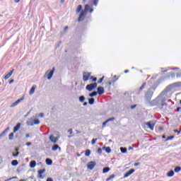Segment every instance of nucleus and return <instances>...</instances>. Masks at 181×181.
<instances>
[{
    "mask_svg": "<svg viewBox=\"0 0 181 181\" xmlns=\"http://www.w3.org/2000/svg\"><path fill=\"white\" fill-rule=\"evenodd\" d=\"M177 87H181V82H175L168 86L165 90L155 100V101L157 103V104H160L162 107H163V105H166V103H165V100L170 97V90H173V88H177Z\"/></svg>",
    "mask_w": 181,
    "mask_h": 181,
    "instance_id": "nucleus-1",
    "label": "nucleus"
},
{
    "mask_svg": "<svg viewBox=\"0 0 181 181\" xmlns=\"http://www.w3.org/2000/svg\"><path fill=\"white\" fill-rule=\"evenodd\" d=\"M36 118H37V115H35V116L29 119L27 121V125L30 127H33V125H39V124H40V121Z\"/></svg>",
    "mask_w": 181,
    "mask_h": 181,
    "instance_id": "nucleus-2",
    "label": "nucleus"
},
{
    "mask_svg": "<svg viewBox=\"0 0 181 181\" xmlns=\"http://www.w3.org/2000/svg\"><path fill=\"white\" fill-rule=\"evenodd\" d=\"M53 74H54V68H52V69L47 70L45 72L44 77L47 78V80H52V78L53 77Z\"/></svg>",
    "mask_w": 181,
    "mask_h": 181,
    "instance_id": "nucleus-3",
    "label": "nucleus"
},
{
    "mask_svg": "<svg viewBox=\"0 0 181 181\" xmlns=\"http://www.w3.org/2000/svg\"><path fill=\"white\" fill-rule=\"evenodd\" d=\"M175 74L177 78H181V71L177 68H175L174 71L170 72V75L168 77H175Z\"/></svg>",
    "mask_w": 181,
    "mask_h": 181,
    "instance_id": "nucleus-4",
    "label": "nucleus"
},
{
    "mask_svg": "<svg viewBox=\"0 0 181 181\" xmlns=\"http://www.w3.org/2000/svg\"><path fill=\"white\" fill-rule=\"evenodd\" d=\"M94 88H97V83H90L86 86V90H88V91H93Z\"/></svg>",
    "mask_w": 181,
    "mask_h": 181,
    "instance_id": "nucleus-5",
    "label": "nucleus"
},
{
    "mask_svg": "<svg viewBox=\"0 0 181 181\" xmlns=\"http://www.w3.org/2000/svg\"><path fill=\"white\" fill-rule=\"evenodd\" d=\"M87 15V13L86 11H81V13L79 15V17L78 18V22H83L84 21V18H86Z\"/></svg>",
    "mask_w": 181,
    "mask_h": 181,
    "instance_id": "nucleus-6",
    "label": "nucleus"
},
{
    "mask_svg": "<svg viewBox=\"0 0 181 181\" xmlns=\"http://www.w3.org/2000/svg\"><path fill=\"white\" fill-rule=\"evenodd\" d=\"M95 165H97V163L95 161H90L88 163L87 168L89 169V170H93L94 168H95Z\"/></svg>",
    "mask_w": 181,
    "mask_h": 181,
    "instance_id": "nucleus-7",
    "label": "nucleus"
},
{
    "mask_svg": "<svg viewBox=\"0 0 181 181\" xmlns=\"http://www.w3.org/2000/svg\"><path fill=\"white\" fill-rule=\"evenodd\" d=\"M24 100H25L24 97L21 98L20 99L17 100L16 102L13 103L10 105V108H13L14 107H16V105H18V104H19L21 101H23Z\"/></svg>",
    "mask_w": 181,
    "mask_h": 181,
    "instance_id": "nucleus-8",
    "label": "nucleus"
},
{
    "mask_svg": "<svg viewBox=\"0 0 181 181\" xmlns=\"http://www.w3.org/2000/svg\"><path fill=\"white\" fill-rule=\"evenodd\" d=\"M83 12H85V13H87V12L89 11L90 13H92V12L94 11L93 8H92L91 6H90V5L86 4L85 6L84 10H82Z\"/></svg>",
    "mask_w": 181,
    "mask_h": 181,
    "instance_id": "nucleus-9",
    "label": "nucleus"
},
{
    "mask_svg": "<svg viewBox=\"0 0 181 181\" xmlns=\"http://www.w3.org/2000/svg\"><path fill=\"white\" fill-rule=\"evenodd\" d=\"M146 125L151 129V131H153V128L155 127V123L153 121L148 122L146 123Z\"/></svg>",
    "mask_w": 181,
    "mask_h": 181,
    "instance_id": "nucleus-10",
    "label": "nucleus"
},
{
    "mask_svg": "<svg viewBox=\"0 0 181 181\" xmlns=\"http://www.w3.org/2000/svg\"><path fill=\"white\" fill-rule=\"evenodd\" d=\"M90 76H91V74L88 72H84L83 74V81H87L88 78H90Z\"/></svg>",
    "mask_w": 181,
    "mask_h": 181,
    "instance_id": "nucleus-11",
    "label": "nucleus"
},
{
    "mask_svg": "<svg viewBox=\"0 0 181 181\" xmlns=\"http://www.w3.org/2000/svg\"><path fill=\"white\" fill-rule=\"evenodd\" d=\"M46 172V169H42L38 170V179H43V175H42L43 173H45Z\"/></svg>",
    "mask_w": 181,
    "mask_h": 181,
    "instance_id": "nucleus-12",
    "label": "nucleus"
},
{
    "mask_svg": "<svg viewBox=\"0 0 181 181\" xmlns=\"http://www.w3.org/2000/svg\"><path fill=\"white\" fill-rule=\"evenodd\" d=\"M152 95H153V90H152V89H148L146 93V97H147V98H151Z\"/></svg>",
    "mask_w": 181,
    "mask_h": 181,
    "instance_id": "nucleus-13",
    "label": "nucleus"
},
{
    "mask_svg": "<svg viewBox=\"0 0 181 181\" xmlns=\"http://www.w3.org/2000/svg\"><path fill=\"white\" fill-rule=\"evenodd\" d=\"M49 141H51V142H53V144H56V142H57V141H59V138L58 137H55L53 135H51L49 136Z\"/></svg>",
    "mask_w": 181,
    "mask_h": 181,
    "instance_id": "nucleus-14",
    "label": "nucleus"
},
{
    "mask_svg": "<svg viewBox=\"0 0 181 181\" xmlns=\"http://www.w3.org/2000/svg\"><path fill=\"white\" fill-rule=\"evenodd\" d=\"M134 172H135V170L134 169L129 170L127 173H125V175H124V177H128L129 176H131V175H132Z\"/></svg>",
    "mask_w": 181,
    "mask_h": 181,
    "instance_id": "nucleus-15",
    "label": "nucleus"
},
{
    "mask_svg": "<svg viewBox=\"0 0 181 181\" xmlns=\"http://www.w3.org/2000/svg\"><path fill=\"white\" fill-rule=\"evenodd\" d=\"M98 94L99 95H102V94H104V88L102 86H100L98 88Z\"/></svg>",
    "mask_w": 181,
    "mask_h": 181,
    "instance_id": "nucleus-16",
    "label": "nucleus"
},
{
    "mask_svg": "<svg viewBox=\"0 0 181 181\" xmlns=\"http://www.w3.org/2000/svg\"><path fill=\"white\" fill-rule=\"evenodd\" d=\"M13 71L14 70L13 69L11 71H10L8 74H7L5 76H4V79L5 80H8V78H9L11 77V76H12V74H13Z\"/></svg>",
    "mask_w": 181,
    "mask_h": 181,
    "instance_id": "nucleus-17",
    "label": "nucleus"
},
{
    "mask_svg": "<svg viewBox=\"0 0 181 181\" xmlns=\"http://www.w3.org/2000/svg\"><path fill=\"white\" fill-rule=\"evenodd\" d=\"M35 90H36V86L33 85L29 92L30 95H32L35 93Z\"/></svg>",
    "mask_w": 181,
    "mask_h": 181,
    "instance_id": "nucleus-18",
    "label": "nucleus"
},
{
    "mask_svg": "<svg viewBox=\"0 0 181 181\" xmlns=\"http://www.w3.org/2000/svg\"><path fill=\"white\" fill-rule=\"evenodd\" d=\"M21 129V123H18L16 127L13 128V132H18Z\"/></svg>",
    "mask_w": 181,
    "mask_h": 181,
    "instance_id": "nucleus-19",
    "label": "nucleus"
},
{
    "mask_svg": "<svg viewBox=\"0 0 181 181\" xmlns=\"http://www.w3.org/2000/svg\"><path fill=\"white\" fill-rule=\"evenodd\" d=\"M52 151H57V149H59V151H62V148L57 144L54 145L52 146Z\"/></svg>",
    "mask_w": 181,
    "mask_h": 181,
    "instance_id": "nucleus-20",
    "label": "nucleus"
},
{
    "mask_svg": "<svg viewBox=\"0 0 181 181\" xmlns=\"http://www.w3.org/2000/svg\"><path fill=\"white\" fill-rule=\"evenodd\" d=\"M167 176L168 177H172L175 176V172H173V170H170V172H168L167 173Z\"/></svg>",
    "mask_w": 181,
    "mask_h": 181,
    "instance_id": "nucleus-21",
    "label": "nucleus"
},
{
    "mask_svg": "<svg viewBox=\"0 0 181 181\" xmlns=\"http://www.w3.org/2000/svg\"><path fill=\"white\" fill-rule=\"evenodd\" d=\"M103 149L107 153H111V148L110 147H103Z\"/></svg>",
    "mask_w": 181,
    "mask_h": 181,
    "instance_id": "nucleus-22",
    "label": "nucleus"
},
{
    "mask_svg": "<svg viewBox=\"0 0 181 181\" xmlns=\"http://www.w3.org/2000/svg\"><path fill=\"white\" fill-rule=\"evenodd\" d=\"M81 9H83V6H81V5H78L76 10V13H80V12H81Z\"/></svg>",
    "mask_w": 181,
    "mask_h": 181,
    "instance_id": "nucleus-23",
    "label": "nucleus"
},
{
    "mask_svg": "<svg viewBox=\"0 0 181 181\" xmlns=\"http://www.w3.org/2000/svg\"><path fill=\"white\" fill-rule=\"evenodd\" d=\"M111 169L109 167L104 168L103 170V173H108Z\"/></svg>",
    "mask_w": 181,
    "mask_h": 181,
    "instance_id": "nucleus-24",
    "label": "nucleus"
},
{
    "mask_svg": "<svg viewBox=\"0 0 181 181\" xmlns=\"http://www.w3.org/2000/svg\"><path fill=\"white\" fill-rule=\"evenodd\" d=\"M35 166H36V161L33 160L30 163V167L33 168H35Z\"/></svg>",
    "mask_w": 181,
    "mask_h": 181,
    "instance_id": "nucleus-25",
    "label": "nucleus"
},
{
    "mask_svg": "<svg viewBox=\"0 0 181 181\" xmlns=\"http://www.w3.org/2000/svg\"><path fill=\"white\" fill-rule=\"evenodd\" d=\"M45 162H46L47 165H52V163H53V161H52V160L49 158H47L45 160Z\"/></svg>",
    "mask_w": 181,
    "mask_h": 181,
    "instance_id": "nucleus-26",
    "label": "nucleus"
},
{
    "mask_svg": "<svg viewBox=\"0 0 181 181\" xmlns=\"http://www.w3.org/2000/svg\"><path fill=\"white\" fill-rule=\"evenodd\" d=\"M180 170H181V168L180 166H177L174 169V172H175V173H179Z\"/></svg>",
    "mask_w": 181,
    "mask_h": 181,
    "instance_id": "nucleus-27",
    "label": "nucleus"
},
{
    "mask_svg": "<svg viewBox=\"0 0 181 181\" xmlns=\"http://www.w3.org/2000/svg\"><path fill=\"white\" fill-rule=\"evenodd\" d=\"M90 155H91V151L87 149L85 152V156H90Z\"/></svg>",
    "mask_w": 181,
    "mask_h": 181,
    "instance_id": "nucleus-28",
    "label": "nucleus"
},
{
    "mask_svg": "<svg viewBox=\"0 0 181 181\" xmlns=\"http://www.w3.org/2000/svg\"><path fill=\"white\" fill-rule=\"evenodd\" d=\"M119 78V77H118V76H114L112 77V83H115V81H117Z\"/></svg>",
    "mask_w": 181,
    "mask_h": 181,
    "instance_id": "nucleus-29",
    "label": "nucleus"
},
{
    "mask_svg": "<svg viewBox=\"0 0 181 181\" xmlns=\"http://www.w3.org/2000/svg\"><path fill=\"white\" fill-rule=\"evenodd\" d=\"M120 151H121L122 153H127V148L122 147V148H120Z\"/></svg>",
    "mask_w": 181,
    "mask_h": 181,
    "instance_id": "nucleus-30",
    "label": "nucleus"
},
{
    "mask_svg": "<svg viewBox=\"0 0 181 181\" xmlns=\"http://www.w3.org/2000/svg\"><path fill=\"white\" fill-rule=\"evenodd\" d=\"M11 165H12L13 166H18V160H13L11 162Z\"/></svg>",
    "mask_w": 181,
    "mask_h": 181,
    "instance_id": "nucleus-31",
    "label": "nucleus"
},
{
    "mask_svg": "<svg viewBox=\"0 0 181 181\" xmlns=\"http://www.w3.org/2000/svg\"><path fill=\"white\" fill-rule=\"evenodd\" d=\"M88 103H89L90 105H93V104H94V98L88 99Z\"/></svg>",
    "mask_w": 181,
    "mask_h": 181,
    "instance_id": "nucleus-32",
    "label": "nucleus"
},
{
    "mask_svg": "<svg viewBox=\"0 0 181 181\" xmlns=\"http://www.w3.org/2000/svg\"><path fill=\"white\" fill-rule=\"evenodd\" d=\"M95 95H97V92L94 91L92 93L89 94V97H95Z\"/></svg>",
    "mask_w": 181,
    "mask_h": 181,
    "instance_id": "nucleus-33",
    "label": "nucleus"
},
{
    "mask_svg": "<svg viewBox=\"0 0 181 181\" xmlns=\"http://www.w3.org/2000/svg\"><path fill=\"white\" fill-rule=\"evenodd\" d=\"M84 100H86V98L84 96L79 97V101L81 103H84Z\"/></svg>",
    "mask_w": 181,
    "mask_h": 181,
    "instance_id": "nucleus-34",
    "label": "nucleus"
},
{
    "mask_svg": "<svg viewBox=\"0 0 181 181\" xmlns=\"http://www.w3.org/2000/svg\"><path fill=\"white\" fill-rule=\"evenodd\" d=\"M111 121H115V117H111L107 119V122H111Z\"/></svg>",
    "mask_w": 181,
    "mask_h": 181,
    "instance_id": "nucleus-35",
    "label": "nucleus"
},
{
    "mask_svg": "<svg viewBox=\"0 0 181 181\" xmlns=\"http://www.w3.org/2000/svg\"><path fill=\"white\" fill-rule=\"evenodd\" d=\"M8 139L11 141V139H13V133H11L8 136Z\"/></svg>",
    "mask_w": 181,
    "mask_h": 181,
    "instance_id": "nucleus-36",
    "label": "nucleus"
},
{
    "mask_svg": "<svg viewBox=\"0 0 181 181\" xmlns=\"http://www.w3.org/2000/svg\"><path fill=\"white\" fill-rule=\"evenodd\" d=\"M95 142H97V139H93L91 141L92 145H95Z\"/></svg>",
    "mask_w": 181,
    "mask_h": 181,
    "instance_id": "nucleus-37",
    "label": "nucleus"
},
{
    "mask_svg": "<svg viewBox=\"0 0 181 181\" xmlns=\"http://www.w3.org/2000/svg\"><path fill=\"white\" fill-rule=\"evenodd\" d=\"M98 1L99 0H93V5H94V6H97V5H98Z\"/></svg>",
    "mask_w": 181,
    "mask_h": 181,
    "instance_id": "nucleus-38",
    "label": "nucleus"
},
{
    "mask_svg": "<svg viewBox=\"0 0 181 181\" xmlns=\"http://www.w3.org/2000/svg\"><path fill=\"white\" fill-rule=\"evenodd\" d=\"M173 138H175L174 136H168L166 139V141H171V139H173Z\"/></svg>",
    "mask_w": 181,
    "mask_h": 181,
    "instance_id": "nucleus-39",
    "label": "nucleus"
},
{
    "mask_svg": "<svg viewBox=\"0 0 181 181\" xmlns=\"http://www.w3.org/2000/svg\"><path fill=\"white\" fill-rule=\"evenodd\" d=\"M98 153H99L100 155H101V153H103V149H101V148H99L98 149Z\"/></svg>",
    "mask_w": 181,
    "mask_h": 181,
    "instance_id": "nucleus-40",
    "label": "nucleus"
},
{
    "mask_svg": "<svg viewBox=\"0 0 181 181\" xmlns=\"http://www.w3.org/2000/svg\"><path fill=\"white\" fill-rule=\"evenodd\" d=\"M107 124H108V122H107V120L105 121V122H104L103 123V128H105V125H107Z\"/></svg>",
    "mask_w": 181,
    "mask_h": 181,
    "instance_id": "nucleus-41",
    "label": "nucleus"
},
{
    "mask_svg": "<svg viewBox=\"0 0 181 181\" xmlns=\"http://www.w3.org/2000/svg\"><path fill=\"white\" fill-rule=\"evenodd\" d=\"M145 86H146V83H144V84L140 87V90H144V88H145Z\"/></svg>",
    "mask_w": 181,
    "mask_h": 181,
    "instance_id": "nucleus-42",
    "label": "nucleus"
},
{
    "mask_svg": "<svg viewBox=\"0 0 181 181\" xmlns=\"http://www.w3.org/2000/svg\"><path fill=\"white\" fill-rule=\"evenodd\" d=\"M19 156V152H17L16 153H13V156L16 157Z\"/></svg>",
    "mask_w": 181,
    "mask_h": 181,
    "instance_id": "nucleus-43",
    "label": "nucleus"
},
{
    "mask_svg": "<svg viewBox=\"0 0 181 181\" xmlns=\"http://www.w3.org/2000/svg\"><path fill=\"white\" fill-rule=\"evenodd\" d=\"M39 117H40V118H43L45 117V114L43 113H40L39 114Z\"/></svg>",
    "mask_w": 181,
    "mask_h": 181,
    "instance_id": "nucleus-44",
    "label": "nucleus"
},
{
    "mask_svg": "<svg viewBox=\"0 0 181 181\" xmlns=\"http://www.w3.org/2000/svg\"><path fill=\"white\" fill-rule=\"evenodd\" d=\"M68 133L71 135V134H73V129H70L69 130H68Z\"/></svg>",
    "mask_w": 181,
    "mask_h": 181,
    "instance_id": "nucleus-45",
    "label": "nucleus"
},
{
    "mask_svg": "<svg viewBox=\"0 0 181 181\" xmlns=\"http://www.w3.org/2000/svg\"><path fill=\"white\" fill-rule=\"evenodd\" d=\"M103 80H104V76L99 79L98 83H103Z\"/></svg>",
    "mask_w": 181,
    "mask_h": 181,
    "instance_id": "nucleus-46",
    "label": "nucleus"
},
{
    "mask_svg": "<svg viewBox=\"0 0 181 181\" xmlns=\"http://www.w3.org/2000/svg\"><path fill=\"white\" fill-rule=\"evenodd\" d=\"M109 177H110V179L111 180V179H114V177H115V175H112Z\"/></svg>",
    "mask_w": 181,
    "mask_h": 181,
    "instance_id": "nucleus-47",
    "label": "nucleus"
},
{
    "mask_svg": "<svg viewBox=\"0 0 181 181\" xmlns=\"http://www.w3.org/2000/svg\"><path fill=\"white\" fill-rule=\"evenodd\" d=\"M47 181H53V178H52V177H48V178L47 179Z\"/></svg>",
    "mask_w": 181,
    "mask_h": 181,
    "instance_id": "nucleus-48",
    "label": "nucleus"
},
{
    "mask_svg": "<svg viewBox=\"0 0 181 181\" xmlns=\"http://www.w3.org/2000/svg\"><path fill=\"white\" fill-rule=\"evenodd\" d=\"M30 145H32V143H30V142L26 143V146H30Z\"/></svg>",
    "mask_w": 181,
    "mask_h": 181,
    "instance_id": "nucleus-49",
    "label": "nucleus"
},
{
    "mask_svg": "<svg viewBox=\"0 0 181 181\" xmlns=\"http://www.w3.org/2000/svg\"><path fill=\"white\" fill-rule=\"evenodd\" d=\"M4 135H5V132H3L0 134V138H1V136H4Z\"/></svg>",
    "mask_w": 181,
    "mask_h": 181,
    "instance_id": "nucleus-50",
    "label": "nucleus"
},
{
    "mask_svg": "<svg viewBox=\"0 0 181 181\" xmlns=\"http://www.w3.org/2000/svg\"><path fill=\"white\" fill-rule=\"evenodd\" d=\"M13 81H15L13 79H11L10 81H9V84H12V83H13Z\"/></svg>",
    "mask_w": 181,
    "mask_h": 181,
    "instance_id": "nucleus-51",
    "label": "nucleus"
},
{
    "mask_svg": "<svg viewBox=\"0 0 181 181\" xmlns=\"http://www.w3.org/2000/svg\"><path fill=\"white\" fill-rule=\"evenodd\" d=\"M3 160H2V156H0V165L1 163H2Z\"/></svg>",
    "mask_w": 181,
    "mask_h": 181,
    "instance_id": "nucleus-52",
    "label": "nucleus"
},
{
    "mask_svg": "<svg viewBox=\"0 0 181 181\" xmlns=\"http://www.w3.org/2000/svg\"><path fill=\"white\" fill-rule=\"evenodd\" d=\"M134 166H139V163H135Z\"/></svg>",
    "mask_w": 181,
    "mask_h": 181,
    "instance_id": "nucleus-53",
    "label": "nucleus"
},
{
    "mask_svg": "<svg viewBox=\"0 0 181 181\" xmlns=\"http://www.w3.org/2000/svg\"><path fill=\"white\" fill-rule=\"evenodd\" d=\"M174 132H177V135H179V134H180V132H179L177 130H174Z\"/></svg>",
    "mask_w": 181,
    "mask_h": 181,
    "instance_id": "nucleus-54",
    "label": "nucleus"
},
{
    "mask_svg": "<svg viewBox=\"0 0 181 181\" xmlns=\"http://www.w3.org/2000/svg\"><path fill=\"white\" fill-rule=\"evenodd\" d=\"M9 130V127H7L6 129V131H4V132L6 133V132H7V131H8Z\"/></svg>",
    "mask_w": 181,
    "mask_h": 181,
    "instance_id": "nucleus-55",
    "label": "nucleus"
},
{
    "mask_svg": "<svg viewBox=\"0 0 181 181\" xmlns=\"http://www.w3.org/2000/svg\"><path fill=\"white\" fill-rule=\"evenodd\" d=\"M93 81H97V78H93Z\"/></svg>",
    "mask_w": 181,
    "mask_h": 181,
    "instance_id": "nucleus-56",
    "label": "nucleus"
},
{
    "mask_svg": "<svg viewBox=\"0 0 181 181\" xmlns=\"http://www.w3.org/2000/svg\"><path fill=\"white\" fill-rule=\"evenodd\" d=\"M29 136H30L29 134H27L25 135V138H29Z\"/></svg>",
    "mask_w": 181,
    "mask_h": 181,
    "instance_id": "nucleus-57",
    "label": "nucleus"
},
{
    "mask_svg": "<svg viewBox=\"0 0 181 181\" xmlns=\"http://www.w3.org/2000/svg\"><path fill=\"white\" fill-rule=\"evenodd\" d=\"M110 180H111V178H110V177L106 179V181H110Z\"/></svg>",
    "mask_w": 181,
    "mask_h": 181,
    "instance_id": "nucleus-58",
    "label": "nucleus"
},
{
    "mask_svg": "<svg viewBox=\"0 0 181 181\" xmlns=\"http://www.w3.org/2000/svg\"><path fill=\"white\" fill-rule=\"evenodd\" d=\"M65 0H61V4H64Z\"/></svg>",
    "mask_w": 181,
    "mask_h": 181,
    "instance_id": "nucleus-59",
    "label": "nucleus"
},
{
    "mask_svg": "<svg viewBox=\"0 0 181 181\" xmlns=\"http://www.w3.org/2000/svg\"><path fill=\"white\" fill-rule=\"evenodd\" d=\"M19 1H21V0H15L16 4H18V2H19Z\"/></svg>",
    "mask_w": 181,
    "mask_h": 181,
    "instance_id": "nucleus-60",
    "label": "nucleus"
},
{
    "mask_svg": "<svg viewBox=\"0 0 181 181\" xmlns=\"http://www.w3.org/2000/svg\"><path fill=\"white\" fill-rule=\"evenodd\" d=\"M87 104H88L87 102H85V103H83V105L86 106V105H87Z\"/></svg>",
    "mask_w": 181,
    "mask_h": 181,
    "instance_id": "nucleus-61",
    "label": "nucleus"
},
{
    "mask_svg": "<svg viewBox=\"0 0 181 181\" xmlns=\"http://www.w3.org/2000/svg\"><path fill=\"white\" fill-rule=\"evenodd\" d=\"M68 29H69L68 27H65V28H64V30H67Z\"/></svg>",
    "mask_w": 181,
    "mask_h": 181,
    "instance_id": "nucleus-62",
    "label": "nucleus"
},
{
    "mask_svg": "<svg viewBox=\"0 0 181 181\" xmlns=\"http://www.w3.org/2000/svg\"><path fill=\"white\" fill-rule=\"evenodd\" d=\"M129 70H125L124 73H129Z\"/></svg>",
    "mask_w": 181,
    "mask_h": 181,
    "instance_id": "nucleus-63",
    "label": "nucleus"
},
{
    "mask_svg": "<svg viewBox=\"0 0 181 181\" xmlns=\"http://www.w3.org/2000/svg\"><path fill=\"white\" fill-rule=\"evenodd\" d=\"M131 149H132V147L129 148V151H131Z\"/></svg>",
    "mask_w": 181,
    "mask_h": 181,
    "instance_id": "nucleus-64",
    "label": "nucleus"
}]
</instances>
